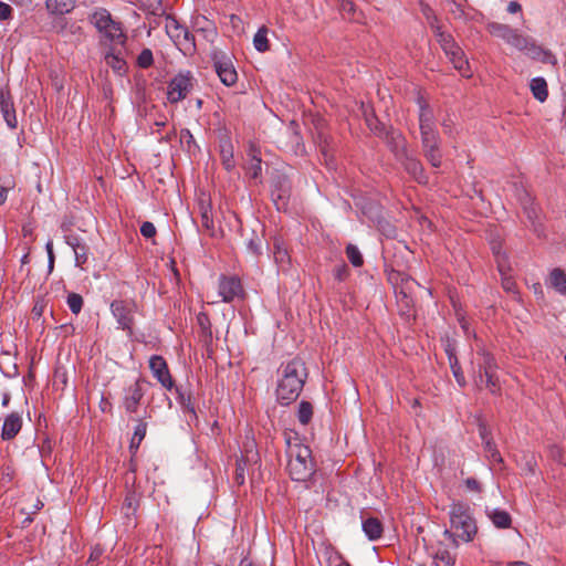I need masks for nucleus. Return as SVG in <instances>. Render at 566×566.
Masks as SVG:
<instances>
[{
	"label": "nucleus",
	"instance_id": "nucleus-19",
	"mask_svg": "<svg viewBox=\"0 0 566 566\" xmlns=\"http://www.w3.org/2000/svg\"><path fill=\"white\" fill-rule=\"evenodd\" d=\"M21 428H22L21 416L18 412H11L4 419V422L2 426V431H1V438L3 440H12L20 432Z\"/></svg>",
	"mask_w": 566,
	"mask_h": 566
},
{
	"label": "nucleus",
	"instance_id": "nucleus-11",
	"mask_svg": "<svg viewBox=\"0 0 566 566\" xmlns=\"http://www.w3.org/2000/svg\"><path fill=\"white\" fill-rule=\"evenodd\" d=\"M149 368L153 376L160 382L164 388L167 390H171L174 388L175 381L163 356L153 355L149 358Z\"/></svg>",
	"mask_w": 566,
	"mask_h": 566
},
{
	"label": "nucleus",
	"instance_id": "nucleus-17",
	"mask_svg": "<svg viewBox=\"0 0 566 566\" xmlns=\"http://www.w3.org/2000/svg\"><path fill=\"white\" fill-rule=\"evenodd\" d=\"M0 112L4 122L11 129L17 128L18 119L11 96L8 93L0 92Z\"/></svg>",
	"mask_w": 566,
	"mask_h": 566
},
{
	"label": "nucleus",
	"instance_id": "nucleus-32",
	"mask_svg": "<svg viewBox=\"0 0 566 566\" xmlns=\"http://www.w3.org/2000/svg\"><path fill=\"white\" fill-rule=\"evenodd\" d=\"M253 44L255 50L259 52H266L270 49L268 29L265 27L260 28L254 34Z\"/></svg>",
	"mask_w": 566,
	"mask_h": 566
},
{
	"label": "nucleus",
	"instance_id": "nucleus-40",
	"mask_svg": "<svg viewBox=\"0 0 566 566\" xmlns=\"http://www.w3.org/2000/svg\"><path fill=\"white\" fill-rule=\"evenodd\" d=\"M450 368L452 370V374L460 387H464L467 385L465 377L463 375V371L461 369V366L459 364V360L457 357H451V361H449Z\"/></svg>",
	"mask_w": 566,
	"mask_h": 566
},
{
	"label": "nucleus",
	"instance_id": "nucleus-35",
	"mask_svg": "<svg viewBox=\"0 0 566 566\" xmlns=\"http://www.w3.org/2000/svg\"><path fill=\"white\" fill-rule=\"evenodd\" d=\"M455 562L454 556L446 548H439L434 555L436 566H453Z\"/></svg>",
	"mask_w": 566,
	"mask_h": 566
},
{
	"label": "nucleus",
	"instance_id": "nucleus-31",
	"mask_svg": "<svg viewBox=\"0 0 566 566\" xmlns=\"http://www.w3.org/2000/svg\"><path fill=\"white\" fill-rule=\"evenodd\" d=\"M289 196L290 188L285 187L283 184L275 185L274 188L272 189V198L277 209H280L281 206H285Z\"/></svg>",
	"mask_w": 566,
	"mask_h": 566
},
{
	"label": "nucleus",
	"instance_id": "nucleus-42",
	"mask_svg": "<svg viewBox=\"0 0 566 566\" xmlns=\"http://www.w3.org/2000/svg\"><path fill=\"white\" fill-rule=\"evenodd\" d=\"M430 27L432 28L433 32H434V35L439 42V44L441 45V48L443 49L444 46H447V44H450V42L453 41V38L451 34L449 33H446L441 30V28L438 25V24H434L433 22H430Z\"/></svg>",
	"mask_w": 566,
	"mask_h": 566
},
{
	"label": "nucleus",
	"instance_id": "nucleus-16",
	"mask_svg": "<svg viewBox=\"0 0 566 566\" xmlns=\"http://www.w3.org/2000/svg\"><path fill=\"white\" fill-rule=\"evenodd\" d=\"M65 242L74 251L75 265L82 268L88 260V247L81 238L73 234L66 235Z\"/></svg>",
	"mask_w": 566,
	"mask_h": 566
},
{
	"label": "nucleus",
	"instance_id": "nucleus-23",
	"mask_svg": "<svg viewBox=\"0 0 566 566\" xmlns=\"http://www.w3.org/2000/svg\"><path fill=\"white\" fill-rule=\"evenodd\" d=\"M449 60L453 64L454 69L458 70L462 74V76L471 77L472 72L470 70L469 62H468L467 57L464 56L462 49L457 51L455 53H452L449 56Z\"/></svg>",
	"mask_w": 566,
	"mask_h": 566
},
{
	"label": "nucleus",
	"instance_id": "nucleus-64",
	"mask_svg": "<svg viewBox=\"0 0 566 566\" xmlns=\"http://www.w3.org/2000/svg\"><path fill=\"white\" fill-rule=\"evenodd\" d=\"M522 10V6L517 1H511L507 4V12L510 13H516Z\"/></svg>",
	"mask_w": 566,
	"mask_h": 566
},
{
	"label": "nucleus",
	"instance_id": "nucleus-39",
	"mask_svg": "<svg viewBox=\"0 0 566 566\" xmlns=\"http://www.w3.org/2000/svg\"><path fill=\"white\" fill-rule=\"evenodd\" d=\"M66 303L70 311L77 315L82 311L84 301L80 294L72 292L67 295Z\"/></svg>",
	"mask_w": 566,
	"mask_h": 566
},
{
	"label": "nucleus",
	"instance_id": "nucleus-48",
	"mask_svg": "<svg viewBox=\"0 0 566 566\" xmlns=\"http://www.w3.org/2000/svg\"><path fill=\"white\" fill-rule=\"evenodd\" d=\"M274 260L277 264L283 265L289 262V254L285 248H283L277 241L274 243Z\"/></svg>",
	"mask_w": 566,
	"mask_h": 566
},
{
	"label": "nucleus",
	"instance_id": "nucleus-6",
	"mask_svg": "<svg viewBox=\"0 0 566 566\" xmlns=\"http://www.w3.org/2000/svg\"><path fill=\"white\" fill-rule=\"evenodd\" d=\"M211 59L220 81L227 86L235 84L238 74L230 55L221 50L214 49L211 52Z\"/></svg>",
	"mask_w": 566,
	"mask_h": 566
},
{
	"label": "nucleus",
	"instance_id": "nucleus-22",
	"mask_svg": "<svg viewBox=\"0 0 566 566\" xmlns=\"http://www.w3.org/2000/svg\"><path fill=\"white\" fill-rule=\"evenodd\" d=\"M363 531L370 541H377L382 535V523L376 517H368L363 521Z\"/></svg>",
	"mask_w": 566,
	"mask_h": 566
},
{
	"label": "nucleus",
	"instance_id": "nucleus-7",
	"mask_svg": "<svg viewBox=\"0 0 566 566\" xmlns=\"http://www.w3.org/2000/svg\"><path fill=\"white\" fill-rule=\"evenodd\" d=\"M422 153L432 167L439 168L442 163L440 136L436 129L420 132Z\"/></svg>",
	"mask_w": 566,
	"mask_h": 566
},
{
	"label": "nucleus",
	"instance_id": "nucleus-27",
	"mask_svg": "<svg viewBox=\"0 0 566 566\" xmlns=\"http://www.w3.org/2000/svg\"><path fill=\"white\" fill-rule=\"evenodd\" d=\"M220 155L223 167L230 171L234 168L233 147L229 140H224L220 145Z\"/></svg>",
	"mask_w": 566,
	"mask_h": 566
},
{
	"label": "nucleus",
	"instance_id": "nucleus-5",
	"mask_svg": "<svg viewBox=\"0 0 566 566\" xmlns=\"http://www.w3.org/2000/svg\"><path fill=\"white\" fill-rule=\"evenodd\" d=\"M137 305L134 301L127 300H115L111 303V312L116 318L119 327L128 333L133 334V326L135 323V312Z\"/></svg>",
	"mask_w": 566,
	"mask_h": 566
},
{
	"label": "nucleus",
	"instance_id": "nucleus-20",
	"mask_svg": "<svg viewBox=\"0 0 566 566\" xmlns=\"http://www.w3.org/2000/svg\"><path fill=\"white\" fill-rule=\"evenodd\" d=\"M77 0H45V9L51 15H65L74 10Z\"/></svg>",
	"mask_w": 566,
	"mask_h": 566
},
{
	"label": "nucleus",
	"instance_id": "nucleus-51",
	"mask_svg": "<svg viewBox=\"0 0 566 566\" xmlns=\"http://www.w3.org/2000/svg\"><path fill=\"white\" fill-rule=\"evenodd\" d=\"M349 275L348 266L345 263H340L337 265L334 270V277L335 280L343 282L345 281Z\"/></svg>",
	"mask_w": 566,
	"mask_h": 566
},
{
	"label": "nucleus",
	"instance_id": "nucleus-60",
	"mask_svg": "<svg viewBox=\"0 0 566 566\" xmlns=\"http://www.w3.org/2000/svg\"><path fill=\"white\" fill-rule=\"evenodd\" d=\"M340 9L342 11L353 14L355 12V4L353 0H342L340 2Z\"/></svg>",
	"mask_w": 566,
	"mask_h": 566
},
{
	"label": "nucleus",
	"instance_id": "nucleus-59",
	"mask_svg": "<svg viewBox=\"0 0 566 566\" xmlns=\"http://www.w3.org/2000/svg\"><path fill=\"white\" fill-rule=\"evenodd\" d=\"M479 433L483 441V444H485L488 440H492L491 433L484 423L479 424Z\"/></svg>",
	"mask_w": 566,
	"mask_h": 566
},
{
	"label": "nucleus",
	"instance_id": "nucleus-3",
	"mask_svg": "<svg viewBox=\"0 0 566 566\" xmlns=\"http://www.w3.org/2000/svg\"><path fill=\"white\" fill-rule=\"evenodd\" d=\"M286 453L289 457L287 470L292 480L305 482L314 473V463L311 449L301 443L297 434H285Z\"/></svg>",
	"mask_w": 566,
	"mask_h": 566
},
{
	"label": "nucleus",
	"instance_id": "nucleus-37",
	"mask_svg": "<svg viewBox=\"0 0 566 566\" xmlns=\"http://www.w3.org/2000/svg\"><path fill=\"white\" fill-rule=\"evenodd\" d=\"M483 382L491 394H497L500 391V380L496 371L483 373Z\"/></svg>",
	"mask_w": 566,
	"mask_h": 566
},
{
	"label": "nucleus",
	"instance_id": "nucleus-62",
	"mask_svg": "<svg viewBox=\"0 0 566 566\" xmlns=\"http://www.w3.org/2000/svg\"><path fill=\"white\" fill-rule=\"evenodd\" d=\"M442 50L449 57L452 53H455L457 51L461 50V48L453 40L452 42H450V44H447V46H444Z\"/></svg>",
	"mask_w": 566,
	"mask_h": 566
},
{
	"label": "nucleus",
	"instance_id": "nucleus-33",
	"mask_svg": "<svg viewBox=\"0 0 566 566\" xmlns=\"http://www.w3.org/2000/svg\"><path fill=\"white\" fill-rule=\"evenodd\" d=\"M419 124L420 132L434 129L431 111L426 104L420 105Z\"/></svg>",
	"mask_w": 566,
	"mask_h": 566
},
{
	"label": "nucleus",
	"instance_id": "nucleus-56",
	"mask_svg": "<svg viewBox=\"0 0 566 566\" xmlns=\"http://www.w3.org/2000/svg\"><path fill=\"white\" fill-rule=\"evenodd\" d=\"M248 249L251 253L254 255H258L261 253V240L260 239H251L248 243Z\"/></svg>",
	"mask_w": 566,
	"mask_h": 566
},
{
	"label": "nucleus",
	"instance_id": "nucleus-24",
	"mask_svg": "<svg viewBox=\"0 0 566 566\" xmlns=\"http://www.w3.org/2000/svg\"><path fill=\"white\" fill-rule=\"evenodd\" d=\"M199 208H200L202 228H205L208 231L209 235L216 237V229H214V223H213V219H212L210 203H206V202L201 201L199 205Z\"/></svg>",
	"mask_w": 566,
	"mask_h": 566
},
{
	"label": "nucleus",
	"instance_id": "nucleus-46",
	"mask_svg": "<svg viewBox=\"0 0 566 566\" xmlns=\"http://www.w3.org/2000/svg\"><path fill=\"white\" fill-rule=\"evenodd\" d=\"M484 450L488 453V457L492 461L497 462V463L503 462V459H502L499 450L496 449V446L494 444V442L492 440L486 441V443L484 444Z\"/></svg>",
	"mask_w": 566,
	"mask_h": 566
},
{
	"label": "nucleus",
	"instance_id": "nucleus-53",
	"mask_svg": "<svg viewBox=\"0 0 566 566\" xmlns=\"http://www.w3.org/2000/svg\"><path fill=\"white\" fill-rule=\"evenodd\" d=\"M537 61L552 65H555L557 63L555 55L549 50L546 49H543V53H541Z\"/></svg>",
	"mask_w": 566,
	"mask_h": 566
},
{
	"label": "nucleus",
	"instance_id": "nucleus-8",
	"mask_svg": "<svg viewBox=\"0 0 566 566\" xmlns=\"http://www.w3.org/2000/svg\"><path fill=\"white\" fill-rule=\"evenodd\" d=\"M193 87V77L189 71L178 73L168 85L167 98L175 104L188 95Z\"/></svg>",
	"mask_w": 566,
	"mask_h": 566
},
{
	"label": "nucleus",
	"instance_id": "nucleus-63",
	"mask_svg": "<svg viewBox=\"0 0 566 566\" xmlns=\"http://www.w3.org/2000/svg\"><path fill=\"white\" fill-rule=\"evenodd\" d=\"M502 285L507 292L515 291V282L511 277H503Z\"/></svg>",
	"mask_w": 566,
	"mask_h": 566
},
{
	"label": "nucleus",
	"instance_id": "nucleus-36",
	"mask_svg": "<svg viewBox=\"0 0 566 566\" xmlns=\"http://www.w3.org/2000/svg\"><path fill=\"white\" fill-rule=\"evenodd\" d=\"M346 255L354 266L359 268L364 264V258L355 244L349 243L346 247Z\"/></svg>",
	"mask_w": 566,
	"mask_h": 566
},
{
	"label": "nucleus",
	"instance_id": "nucleus-28",
	"mask_svg": "<svg viewBox=\"0 0 566 566\" xmlns=\"http://www.w3.org/2000/svg\"><path fill=\"white\" fill-rule=\"evenodd\" d=\"M530 35L521 33L517 29H513L509 35L506 43L518 51H525L527 43H530Z\"/></svg>",
	"mask_w": 566,
	"mask_h": 566
},
{
	"label": "nucleus",
	"instance_id": "nucleus-55",
	"mask_svg": "<svg viewBox=\"0 0 566 566\" xmlns=\"http://www.w3.org/2000/svg\"><path fill=\"white\" fill-rule=\"evenodd\" d=\"M465 486L469 491L471 492H481V484L479 483L478 480H475L474 478H468L465 481Z\"/></svg>",
	"mask_w": 566,
	"mask_h": 566
},
{
	"label": "nucleus",
	"instance_id": "nucleus-30",
	"mask_svg": "<svg viewBox=\"0 0 566 566\" xmlns=\"http://www.w3.org/2000/svg\"><path fill=\"white\" fill-rule=\"evenodd\" d=\"M492 251L495 256L500 273L502 275L506 274L510 271V265L507 263L505 253L502 251L501 243L492 242Z\"/></svg>",
	"mask_w": 566,
	"mask_h": 566
},
{
	"label": "nucleus",
	"instance_id": "nucleus-49",
	"mask_svg": "<svg viewBox=\"0 0 566 566\" xmlns=\"http://www.w3.org/2000/svg\"><path fill=\"white\" fill-rule=\"evenodd\" d=\"M146 431H147V423L139 420L135 427L134 434H133L134 440H137L136 448H138L140 442L144 440V438L146 436Z\"/></svg>",
	"mask_w": 566,
	"mask_h": 566
},
{
	"label": "nucleus",
	"instance_id": "nucleus-2",
	"mask_svg": "<svg viewBox=\"0 0 566 566\" xmlns=\"http://www.w3.org/2000/svg\"><path fill=\"white\" fill-rule=\"evenodd\" d=\"M450 530H444L443 536L458 547V539L472 542L478 533V525L469 504L453 501L449 506Z\"/></svg>",
	"mask_w": 566,
	"mask_h": 566
},
{
	"label": "nucleus",
	"instance_id": "nucleus-1",
	"mask_svg": "<svg viewBox=\"0 0 566 566\" xmlns=\"http://www.w3.org/2000/svg\"><path fill=\"white\" fill-rule=\"evenodd\" d=\"M307 378V369L304 361L294 358L283 364L277 370L276 399L281 405L289 406L295 401Z\"/></svg>",
	"mask_w": 566,
	"mask_h": 566
},
{
	"label": "nucleus",
	"instance_id": "nucleus-29",
	"mask_svg": "<svg viewBox=\"0 0 566 566\" xmlns=\"http://www.w3.org/2000/svg\"><path fill=\"white\" fill-rule=\"evenodd\" d=\"M486 30L493 36L500 38L506 42L509 35L512 33L513 28L504 23L490 22L486 24Z\"/></svg>",
	"mask_w": 566,
	"mask_h": 566
},
{
	"label": "nucleus",
	"instance_id": "nucleus-43",
	"mask_svg": "<svg viewBox=\"0 0 566 566\" xmlns=\"http://www.w3.org/2000/svg\"><path fill=\"white\" fill-rule=\"evenodd\" d=\"M198 324L205 335V337L209 340L212 339V331H211V323L206 313H199L197 316Z\"/></svg>",
	"mask_w": 566,
	"mask_h": 566
},
{
	"label": "nucleus",
	"instance_id": "nucleus-10",
	"mask_svg": "<svg viewBox=\"0 0 566 566\" xmlns=\"http://www.w3.org/2000/svg\"><path fill=\"white\" fill-rule=\"evenodd\" d=\"M472 364V371L476 385L483 384V373L497 370L495 358L485 349H480L476 352L475 360Z\"/></svg>",
	"mask_w": 566,
	"mask_h": 566
},
{
	"label": "nucleus",
	"instance_id": "nucleus-52",
	"mask_svg": "<svg viewBox=\"0 0 566 566\" xmlns=\"http://www.w3.org/2000/svg\"><path fill=\"white\" fill-rule=\"evenodd\" d=\"M140 233L145 238L150 239L156 234V228L151 222L145 221L140 227Z\"/></svg>",
	"mask_w": 566,
	"mask_h": 566
},
{
	"label": "nucleus",
	"instance_id": "nucleus-12",
	"mask_svg": "<svg viewBox=\"0 0 566 566\" xmlns=\"http://www.w3.org/2000/svg\"><path fill=\"white\" fill-rule=\"evenodd\" d=\"M90 21L99 32L111 39H114L120 32L118 24L112 20L111 13L106 9L95 11L90 17Z\"/></svg>",
	"mask_w": 566,
	"mask_h": 566
},
{
	"label": "nucleus",
	"instance_id": "nucleus-47",
	"mask_svg": "<svg viewBox=\"0 0 566 566\" xmlns=\"http://www.w3.org/2000/svg\"><path fill=\"white\" fill-rule=\"evenodd\" d=\"M202 20L205 22V25L198 28V31L202 32L205 38L212 42L217 36V29L212 22L206 20L205 18H202Z\"/></svg>",
	"mask_w": 566,
	"mask_h": 566
},
{
	"label": "nucleus",
	"instance_id": "nucleus-38",
	"mask_svg": "<svg viewBox=\"0 0 566 566\" xmlns=\"http://www.w3.org/2000/svg\"><path fill=\"white\" fill-rule=\"evenodd\" d=\"M366 123L369 129L380 138L389 130V127H386L385 124L380 123L375 116L366 117Z\"/></svg>",
	"mask_w": 566,
	"mask_h": 566
},
{
	"label": "nucleus",
	"instance_id": "nucleus-15",
	"mask_svg": "<svg viewBox=\"0 0 566 566\" xmlns=\"http://www.w3.org/2000/svg\"><path fill=\"white\" fill-rule=\"evenodd\" d=\"M397 160L402 164L405 170L418 182H427L428 178L424 175L423 166L418 158L413 157L407 151L405 157H400Z\"/></svg>",
	"mask_w": 566,
	"mask_h": 566
},
{
	"label": "nucleus",
	"instance_id": "nucleus-21",
	"mask_svg": "<svg viewBox=\"0 0 566 566\" xmlns=\"http://www.w3.org/2000/svg\"><path fill=\"white\" fill-rule=\"evenodd\" d=\"M486 515L492 521L493 525L497 528H509L512 524V517L511 515L500 509H486Z\"/></svg>",
	"mask_w": 566,
	"mask_h": 566
},
{
	"label": "nucleus",
	"instance_id": "nucleus-13",
	"mask_svg": "<svg viewBox=\"0 0 566 566\" xmlns=\"http://www.w3.org/2000/svg\"><path fill=\"white\" fill-rule=\"evenodd\" d=\"M243 294L241 281L237 276H221L219 295L223 302H231Z\"/></svg>",
	"mask_w": 566,
	"mask_h": 566
},
{
	"label": "nucleus",
	"instance_id": "nucleus-18",
	"mask_svg": "<svg viewBox=\"0 0 566 566\" xmlns=\"http://www.w3.org/2000/svg\"><path fill=\"white\" fill-rule=\"evenodd\" d=\"M248 158L249 159L245 166L247 174L251 178L258 179L262 172V159L261 151L254 144H250L249 146Z\"/></svg>",
	"mask_w": 566,
	"mask_h": 566
},
{
	"label": "nucleus",
	"instance_id": "nucleus-45",
	"mask_svg": "<svg viewBox=\"0 0 566 566\" xmlns=\"http://www.w3.org/2000/svg\"><path fill=\"white\" fill-rule=\"evenodd\" d=\"M543 46L538 45L536 41L531 36L530 43L525 48V53L533 60H537L541 53H543Z\"/></svg>",
	"mask_w": 566,
	"mask_h": 566
},
{
	"label": "nucleus",
	"instance_id": "nucleus-57",
	"mask_svg": "<svg viewBox=\"0 0 566 566\" xmlns=\"http://www.w3.org/2000/svg\"><path fill=\"white\" fill-rule=\"evenodd\" d=\"M13 187L12 181H7L6 185L0 186V206H2L7 200L8 191Z\"/></svg>",
	"mask_w": 566,
	"mask_h": 566
},
{
	"label": "nucleus",
	"instance_id": "nucleus-14",
	"mask_svg": "<svg viewBox=\"0 0 566 566\" xmlns=\"http://www.w3.org/2000/svg\"><path fill=\"white\" fill-rule=\"evenodd\" d=\"M386 145L395 155L396 159L400 157H405L407 150V142L403 135L392 127H389V130L382 136Z\"/></svg>",
	"mask_w": 566,
	"mask_h": 566
},
{
	"label": "nucleus",
	"instance_id": "nucleus-50",
	"mask_svg": "<svg viewBox=\"0 0 566 566\" xmlns=\"http://www.w3.org/2000/svg\"><path fill=\"white\" fill-rule=\"evenodd\" d=\"M137 62L140 67H149L154 62L151 51L149 49L143 50L138 55Z\"/></svg>",
	"mask_w": 566,
	"mask_h": 566
},
{
	"label": "nucleus",
	"instance_id": "nucleus-26",
	"mask_svg": "<svg viewBox=\"0 0 566 566\" xmlns=\"http://www.w3.org/2000/svg\"><path fill=\"white\" fill-rule=\"evenodd\" d=\"M549 282L558 293L566 294V274L562 269L556 268L551 272Z\"/></svg>",
	"mask_w": 566,
	"mask_h": 566
},
{
	"label": "nucleus",
	"instance_id": "nucleus-54",
	"mask_svg": "<svg viewBox=\"0 0 566 566\" xmlns=\"http://www.w3.org/2000/svg\"><path fill=\"white\" fill-rule=\"evenodd\" d=\"M11 15L12 8L8 3L0 1V21L8 20Z\"/></svg>",
	"mask_w": 566,
	"mask_h": 566
},
{
	"label": "nucleus",
	"instance_id": "nucleus-9",
	"mask_svg": "<svg viewBox=\"0 0 566 566\" xmlns=\"http://www.w3.org/2000/svg\"><path fill=\"white\" fill-rule=\"evenodd\" d=\"M146 384L147 381L145 379L138 378L133 385L124 389L123 407L126 412H137L140 401L145 395L144 386Z\"/></svg>",
	"mask_w": 566,
	"mask_h": 566
},
{
	"label": "nucleus",
	"instance_id": "nucleus-61",
	"mask_svg": "<svg viewBox=\"0 0 566 566\" xmlns=\"http://www.w3.org/2000/svg\"><path fill=\"white\" fill-rule=\"evenodd\" d=\"M46 252H48V259H49V270L51 271L54 266V253H53V243L52 241H49L46 243Z\"/></svg>",
	"mask_w": 566,
	"mask_h": 566
},
{
	"label": "nucleus",
	"instance_id": "nucleus-25",
	"mask_svg": "<svg viewBox=\"0 0 566 566\" xmlns=\"http://www.w3.org/2000/svg\"><path fill=\"white\" fill-rule=\"evenodd\" d=\"M531 91H532V94L533 96L539 101V102H545L548 97V88H547V83L545 81V78L543 77H535L531 81Z\"/></svg>",
	"mask_w": 566,
	"mask_h": 566
},
{
	"label": "nucleus",
	"instance_id": "nucleus-41",
	"mask_svg": "<svg viewBox=\"0 0 566 566\" xmlns=\"http://www.w3.org/2000/svg\"><path fill=\"white\" fill-rule=\"evenodd\" d=\"M176 392L178 395V401L181 406V408L186 411H189L190 413H192L193 416H196V412H195V407H193V403L191 401V396L189 394H185L180 390V388H176Z\"/></svg>",
	"mask_w": 566,
	"mask_h": 566
},
{
	"label": "nucleus",
	"instance_id": "nucleus-34",
	"mask_svg": "<svg viewBox=\"0 0 566 566\" xmlns=\"http://www.w3.org/2000/svg\"><path fill=\"white\" fill-rule=\"evenodd\" d=\"M313 416V406L308 401H301L297 410V419L302 424L310 423Z\"/></svg>",
	"mask_w": 566,
	"mask_h": 566
},
{
	"label": "nucleus",
	"instance_id": "nucleus-58",
	"mask_svg": "<svg viewBox=\"0 0 566 566\" xmlns=\"http://www.w3.org/2000/svg\"><path fill=\"white\" fill-rule=\"evenodd\" d=\"M422 7V13L426 15L428 22H433L434 24H438V20L436 15H433L431 8L428 4H421Z\"/></svg>",
	"mask_w": 566,
	"mask_h": 566
},
{
	"label": "nucleus",
	"instance_id": "nucleus-4",
	"mask_svg": "<svg viewBox=\"0 0 566 566\" xmlns=\"http://www.w3.org/2000/svg\"><path fill=\"white\" fill-rule=\"evenodd\" d=\"M165 30L174 43L186 52L195 50V38L187 28L181 25L178 20L167 15L165 19Z\"/></svg>",
	"mask_w": 566,
	"mask_h": 566
},
{
	"label": "nucleus",
	"instance_id": "nucleus-44",
	"mask_svg": "<svg viewBox=\"0 0 566 566\" xmlns=\"http://www.w3.org/2000/svg\"><path fill=\"white\" fill-rule=\"evenodd\" d=\"M105 62L108 66H111L113 70H115L118 73L124 71L125 66H126L125 61L113 53H109L105 56Z\"/></svg>",
	"mask_w": 566,
	"mask_h": 566
}]
</instances>
